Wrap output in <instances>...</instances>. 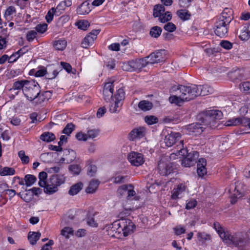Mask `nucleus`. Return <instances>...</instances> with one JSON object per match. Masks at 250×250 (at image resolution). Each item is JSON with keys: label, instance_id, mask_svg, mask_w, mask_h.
<instances>
[{"label": "nucleus", "instance_id": "a211bd4d", "mask_svg": "<svg viewBox=\"0 0 250 250\" xmlns=\"http://www.w3.org/2000/svg\"><path fill=\"white\" fill-rule=\"evenodd\" d=\"M207 165L206 160L204 158H200L197 162V173L200 177H203L207 173L206 166Z\"/></svg>", "mask_w": 250, "mask_h": 250}, {"label": "nucleus", "instance_id": "c9c22d12", "mask_svg": "<svg viewBox=\"0 0 250 250\" xmlns=\"http://www.w3.org/2000/svg\"><path fill=\"white\" fill-rule=\"evenodd\" d=\"M125 92L124 89L123 88H119L118 90H117L114 95V97L112 99L122 102V101L125 99Z\"/></svg>", "mask_w": 250, "mask_h": 250}, {"label": "nucleus", "instance_id": "393cba45", "mask_svg": "<svg viewBox=\"0 0 250 250\" xmlns=\"http://www.w3.org/2000/svg\"><path fill=\"white\" fill-rule=\"evenodd\" d=\"M83 184L82 182L76 183L71 186L68 191V194L71 196L75 195L83 189Z\"/></svg>", "mask_w": 250, "mask_h": 250}, {"label": "nucleus", "instance_id": "49530a36", "mask_svg": "<svg viewBox=\"0 0 250 250\" xmlns=\"http://www.w3.org/2000/svg\"><path fill=\"white\" fill-rule=\"evenodd\" d=\"M87 139H94L97 137L99 134V130L98 129H89L87 133Z\"/></svg>", "mask_w": 250, "mask_h": 250}, {"label": "nucleus", "instance_id": "e433bc0d", "mask_svg": "<svg viewBox=\"0 0 250 250\" xmlns=\"http://www.w3.org/2000/svg\"><path fill=\"white\" fill-rule=\"evenodd\" d=\"M16 10L14 6H10L7 8L4 13V17L7 20H9L12 18V15L16 14Z\"/></svg>", "mask_w": 250, "mask_h": 250}, {"label": "nucleus", "instance_id": "58836bf2", "mask_svg": "<svg viewBox=\"0 0 250 250\" xmlns=\"http://www.w3.org/2000/svg\"><path fill=\"white\" fill-rule=\"evenodd\" d=\"M47 177V174L46 172L42 171L39 174V185L41 187L45 186L47 182L46 180Z\"/></svg>", "mask_w": 250, "mask_h": 250}, {"label": "nucleus", "instance_id": "dca6fc26", "mask_svg": "<svg viewBox=\"0 0 250 250\" xmlns=\"http://www.w3.org/2000/svg\"><path fill=\"white\" fill-rule=\"evenodd\" d=\"M145 134V129L143 127L133 129L129 134L128 138L130 141H135L143 138Z\"/></svg>", "mask_w": 250, "mask_h": 250}, {"label": "nucleus", "instance_id": "603ef678", "mask_svg": "<svg viewBox=\"0 0 250 250\" xmlns=\"http://www.w3.org/2000/svg\"><path fill=\"white\" fill-rule=\"evenodd\" d=\"M78 27L83 30H85L89 26V23L87 21H81L77 23Z\"/></svg>", "mask_w": 250, "mask_h": 250}, {"label": "nucleus", "instance_id": "aec40b11", "mask_svg": "<svg viewBox=\"0 0 250 250\" xmlns=\"http://www.w3.org/2000/svg\"><path fill=\"white\" fill-rule=\"evenodd\" d=\"M232 13L231 9L225 8L218 19L224 21L227 23H230L232 19Z\"/></svg>", "mask_w": 250, "mask_h": 250}, {"label": "nucleus", "instance_id": "6e6d98bb", "mask_svg": "<svg viewBox=\"0 0 250 250\" xmlns=\"http://www.w3.org/2000/svg\"><path fill=\"white\" fill-rule=\"evenodd\" d=\"M73 229L70 227H65L61 231V234L65 236L66 238H69V235L72 234L73 233Z\"/></svg>", "mask_w": 250, "mask_h": 250}, {"label": "nucleus", "instance_id": "0eeeda50", "mask_svg": "<svg viewBox=\"0 0 250 250\" xmlns=\"http://www.w3.org/2000/svg\"><path fill=\"white\" fill-rule=\"evenodd\" d=\"M244 184L239 181L236 182L234 184H232L230 186L229 191L232 194L230 200L232 204H235L237 199L242 196V192L244 190Z\"/></svg>", "mask_w": 250, "mask_h": 250}, {"label": "nucleus", "instance_id": "37998d69", "mask_svg": "<svg viewBox=\"0 0 250 250\" xmlns=\"http://www.w3.org/2000/svg\"><path fill=\"white\" fill-rule=\"evenodd\" d=\"M18 195L25 202H30L32 199V195L27 192H20L18 194Z\"/></svg>", "mask_w": 250, "mask_h": 250}, {"label": "nucleus", "instance_id": "2f4dec72", "mask_svg": "<svg viewBox=\"0 0 250 250\" xmlns=\"http://www.w3.org/2000/svg\"><path fill=\"white\" fill-rule=\"evenodd\" d=\"M176 13L179 18L183 21L189 20L191 16L190 13L186 9H180L178 10Z\"/></svg>", "mask_w": 250, "mask_h": 250}, {"label": "nucleus", "instance_id": "f3484780", "mask_svg": "<svg viewBox=\"0 0 250 250\" xmlns=\"http://www.w3.org/2000/svg\"><path fill=\"white\" fill-rule=\"evenodd\" d=\"M248 119L243 118H236L230 119L226 122L225 125L226 126H236L239 125H242L243 126H248Z\"/></svg>", "mask_w": 250, "mask_h": 250}, {"label": "nucleus", "instance_id": "a18cd8bd", "mask_svg": "<svg viewBox=\"0 0 250 250\" xmlns=\"http://www.w3.org/2000/svg\"><path fill=\"white\" fill-rule=\"evenodd\" d=\"M190 155H187L183 160L182 162V165L183 166H184L185 167H190L192 166H193L194 164V162H193L192 160H190Z\"/></svg>", "mask_w": 250, "mask_h": 250}, {"label": "nucleus", "instance_id": "09e8293b", "mask_svg": "<svg viewBox=\"0 0 250 250\" xmlns=\"http://www.w3.org/2000/svg\"><path fill=\"white\" fill-rule=\"evenodd\" d=\"M18 155L23 164H27L29 163V158L28 156L25 155L24 151H20L18 153Z\"/></svg>", "mask_w": 250, "mask_h": 250}, {"label": "nucleus", "instance_id": "ddd939ff", "mask_svg": "<svg viewBox=\"0 0 250 250\" xmlns=\"http://www.w3.org/2000/svg\"><path fill=\"white\" fill-rule=\"evenodd\" d=\"M147 64L157 63L164 61L162 51H158L150 54L146 58Z\"/></svg>", "mask_w": 250, "mask_h": 250}, {"label": "nucleus", "instance_id": "c756f323", "mask_svg": "<svg viewBox=\"0 0 250 250\" xmlns=\"http://www.w3.org/2000/svg\"><path fill=\"white\" fill-rule=\"evenodd\" d=\"M55 138L56 137L55 135L53 133L50 132H43L40 136V139L46 142H52L54 141Z\"/></svg>", "mask_w": 250, "mask_h": 250}, {"label": "nucleus", "instance_id": "c03bdc74", "mask_svg": "<svg viewBox=\"0 0 250 250\" xmlns=\"http://www.w3.org/2000/svg\"><path fill=\"white\" fill-rule=\"evenodd\" d=\"M128 188H132L131 185H124L120 187L117 190V194L120 196H123L127 193Z\"/></svg>", "mask_w": 250, "mask_h": 250}, {"label": "nucleus", "instance_id": "f257e3e1", "mask_svg": "<svg viewBox=\"0 0 250 250\" xmlns=\"http://www.w3.org/2000/svg\"><path fill=\"white\" fill-rule=\"evenodd\" d=\"M223 116L222 112L218 110H210L208 111L203 118V125L199 123L192 124L189 125V129L196 134L202 133L205 128L203 125L213 128L216 125V120H219Z\"/></svg>", "mask_w": 250, "mask_h": 250}, {"label": "nucleus", "instance_id": "9b49d317", "mask_svg": "<svg viewBox=\"0 0 250 250\" xmlns=\"http://www.w3.org/2000/svg\"><path fill=\"white\" fill-rule=\"evenodd\" d=\"M187 190H188V187L185 184L181 183L177 185L171 192V199L176 200L181 198Z\"/></svg>", "mask_w": 250, "mask_h": 250}, {"label": "nucleus", "instance_id": "4be33fe9", "mask_svg": "<svg viewBox=\"0 0 250 250\" xmlns=\"http://www.w3.org/2000/svg\"><path fill=\"white\" fill-rule=\"evenodd\" d=\"M90 5L88 2H83L77 9V13L80 15L87 14L91 11Z\"/></svg>", "mask_w": 250, "mask_h": 250}, {"label": "nucleus", "instance_id": "8fccbe9b", "mask_svg": "<svg viewBox=\"0 0 250 250\" xmlns=\"http://www.w3.org/2000/svg\"><path fill=\"white\" fill-rule=\"evenodd\" d=\"M145 120L149 125L156 124L158 122V118L154 116H147L145 117Z\"/></svg>", "mask_w": 250, "mask_h": 250}, {"label": "nucleus", "instance_id": "a878e982", "mask_svg": "<svg viewBox=\"0 0 250 250\" xmlns=\"http://www.w3.org/2000/svg\"><path fill=\"white\" fill-rule=\"evenodd\" d=\"M111 104L109 106V111L111 113H117L119 112L121 107L122 105V103L114 100L111 99Z\"/></svg>", "mask_w": 250, "mask_h": 250}, {"label": "nucleus", "instance_id": "20e7f679", "mask_svg": "<svg viewBox=\"0 0 250 250\" xmlns=\"http://www.w3.org/2000/svg\"><path fill=\"white\" fill-rule=\"evenodd\" d=\"M197 90L196 85L195 84L190 86L180 85L172 87L170 91L178 92L184 99L188 101L196 98Z\"/></svg>", "mask_w": 250, "mask_h": 250}, {"label": "nucleus", "instance_id": "39448f33", "mask_svg": "<svg viewBox=\"0 0 250 250\" xmlns=\"http://www.w3.org/2000/svg\"><path fill=\"white\" fill-rule=\"evenodd\" d=\"M40 92L39 84L37 82L33 80H28L24 89H23V94L26 98L30 101L36 100Z\"/></svg>", "mask_w": 250, "mask_h": 250}, {"label": "nucleus", "instance_id": "5701e85b", "mask_svg": "<svg viewBox=\"0 0 250 250\" xmlns=\"http://www.w3.org/2000/svg\"><path fill=\"white\" fill-rule=\"evenodd\" d=\"M28 80H20L14 83L12 87L10 89L11 91L13 90H22L23 91V89L25 86V84H26ZM20 91H18L15 92L16 95H18Z\"/></svg>", "mask_w": 250, "mask_h": 250}, {"label": "nucleus", "instance_id": "de8ad7c7", "mask_svg": "<svg viewBox=\"0 0 250 250\" xmlns=\"http://www.w3.org/2000/svg\"><path fill=\"white\" fill-rule=\"evenodd\" d=\"M74 130V125L72 123L68 124L62 130V133L69 135Z\"/></svg>", "mask_w": 250, "mask_h": 250}, {"label": "nucleus", "instance_id": "4c0bfd02", "mask_svg": "<svg viewBox=\"0 0 250 250\" xmlns=\"http://www.w3.org/2000/svg\"><path fill=\"white\" fill-rule=\"evenodd\" d=\"M162 29L161 27L156 26L152 27L150 29V35L154 38H158L161 35Z\"/></svg>", "mask_w": 250, "mask_h": 250}, {"label": "nucleus", "instance_id": "cd10ccee", "mask_svg": "<svg viewBox=\"0 0 250 250\" xmlns=\"http://www.w3.org/2000/svg\"><path fill=\"white\" fill-rule=\"evenodd\" d=\"M41 236V233L40 232L30 231L28 234V239L30 244L32 245L36 244Z\"/></svg>", "mask_w": 250, "mask_h": 250}, {"label": "nucleus", "instance_id": "680f3d73", "mask_svg": "<svg viewBox=\"0 0 250 250\" xmlns=\"http://www.w3.org/2000/svg\"><path fill=\"white\" fill-rule=\"evenodd\" d=\"M37 36V32L34 30L29 31L26 35V38L29 42L32 41Z\"/></svg>", "mask_w": 250, "mask_h": 250}, {"label": "nucleus", "instance_id": "774afa93", "mask_svg": "<svg viewBox=\"0 0 250 250\" xmlns=\"http://www.w3.org/2000/svg\"><path fill=\"white\" fill-rule=\"evenodd\" d=\"M113 93L111 91L103 90L104 99L107 102L110 101L111 98L113 97Z\"/></svg>", "mask_w": 250, "mask_h": 250}, {"label": "nucleus", "instance_id": "7ed1b4c3", "mask_svg": "<svg viewBox=\"0 0 250 250\" xmlns=\"http://www.w3.org/2000/svg\"><path fill=\"white\" fill-rule=\"evenodd\" d=\"M65 182V177L62 174H55L52 175L46 183L43 190L44 193L52 195L59 190V187Z\"/></svg>", "mask_w": 250, "mask_h": 250}, {"label": "nucleus", "instance_id": "13d9d810", "mask_svg": "<svg viewBox=\"0 0 250 250\" xmlns=\"http://www.w3.org/2000/svg\"><path fill=\"white\" fill-rule=\"evenodd\" d=\"M76 138L80 141H86L87 139V134L83 132H79L76 135Z\"/></svg>", "mask_w": 250, "mask_h": 250}, {"label": "nucleus", "instance_id": "72a5a7b5", "mask_svg": "<svg viewBox=\"0 0 250 250\" xmlns=\"http://www.w3.org/2000/svg\"><path fill=\"white\" fill-rule=\"evenodd\" d=\"M15 173V170L12 167H6L0 169V175L1 176L13 175Z\"/></svg>", "mask_w": 250, "mask_h": 250}, {"label": "nucleus", "instance_id": "4468645a", "mask_svg": "<svg viewBox=\"0 0 250 250\" xmlns=\"http://www.w3.org/2000/svg\"><path fill=\"white\" fill-rule=\"evenodd\" d=\"M181 138V135L178 132H172L165 136L164 143L166 146L170 147Z\"/></svg>", "mask_w": 250, "mask_h": 250}, {"label": "nucleus", "instance_id": "6ab92c4d", "mask_svg": "<svg viewBox=\"0 0 250 250\" xmlns=\"http://www.w3.org/2000/svg\"><path fill=\"white\" fill-rule=\"evenodd\" d=\"M196 87L197 88V90H196L197 94L196 95V97L198 96H204L208 95L213 92V89L208 85H196Z\"/></svg>", "mask_w": 250, "mask_h": 250}, {"label": "nucleus", "instance_id": "423d86ee", "mask_svg": "<svg viewBox=\"0 0 250 250\" xmlns=\"http://www.w3.org/2000/svg\"><path fill=\"white\" fill-rule=\"evenodd\" d=\"M147 65V62L146 59L132 60L127 62L124 63L122 68L127 71H140L142 68Z\"/></svg>", "mask_w": 250, "mask_h": 250}, {"label": "nucleus", "instance_id": "b1692460", "mask_svg": "<svg viewBox=\"0 0 250 250\" xmlns=\"http://www.w3.org/2000/svg\"><path fill=\"white\" fill-rule=\"evenodd\" d=\"M51 97V93L50 91H44L42 93H39V95L35 100L36 103L42 104V103L48 101Z\"/></svg>", "mask_w": 250, "mask_h": 250}, {"label": "nucleus", "instance_id": "f704fd0d", "mask_svg": "<svg viewBox=\"0 0 250 250\" xmlns=\"http://www.w3.org/2000/svg\"><path fill=\"white\" fill-rule=\"evenodd\" d=\"M165 12V8L163 5H156L153 9V16L154 17L161 16Z\"/></svg>", "mask_w": 250, "mask_h": 250}, {"label": "nucleus", "instance_id": "bb28decb", "mask_svg": "<svg viewBox=\"0 0 250 250\" xmlns=\"http://www.w3.org/2000/svg\"><path fill=\"white\" fill-rule=\"evenodd\" d=\"M99 183L100 182L98 180H92L85 189L86 192L87 193L95 192L99 186Z\"/></svg>", "mask_w": 250, "mask_h": 250}, {"label": "nucleus", "instance_id": "3c124183", "mask_svg": "<svg viewBox=\"0 0 250 250\" xmlns=\"http://www.w3.org/2000/svg\"><path fill=\"white\" fill-rule=\"evenodd\" d=\"M47 24L45 23L39 24L35 27L36 30L40 33H44L47 29Z\"/></svg>", "mask_w": 250, "mask_h": 250}, {"label": "nucleus", "instance_id": "9d476101", "mask_svg": "<svg viewBox=\"0 0 250 250\" xmlns=\"http://www.w3.org/2000/svg\"><path fill=\"white\" fill-rule=\"evenodd\" d=\"M128 160L130 164L134 166L139 167L145 162V158L142 153L132 151L128 154Z\"/></svg>", "mask_w": 250, "mask_h": 250}, {"label": "nucleus", "instance_id": "338daca9", "mask_svg": "<svg viewBox=\"0 0 250 250\" xmlns=\"http://www.w3.org/2000/svg\"><path fill=\"white\" fill-rule=\"evenodd\" d=\"M97 171V167L95 165H90L87 168V174L90 176H93Z\"/></svg>", "mask_w": 250, "mask_h": 250}, {"label": "nucleus", "instance_id": "412c9836", "mask_svg": "<svg viewBox=\"0 0 250 250\" xmlns=\"http://www.w3.org/2000/svg\"><path fill=\"white\" fill-rule=\"evenodd\" d=\"M61 70L62 69H60V68H58L54 65L49 66L47 68V73L46 74L47 79H54Z\"/></svg>", "mask_w": 250, "mask_h": 250}, {"label": "nucleus", "instance_id": "f8f14e48", "mask_svg": "<svg viewBox=\"0 0 250 250\" xmlns=\"http://www.w3.org/2000/svg\"><path fill=\"white\" fill-rule=\"evenodd\" d=\"M100 30H93L87 36H86L82 42V46L84 48H87L91 45L94 40L96 39L97 35L100 33Z\"/></svg>", "mask_w": 250, "mask_h": 250}, {"label": "nucleus", "instance_id": "2eb2a0df", "mask_svg": "<svg viewBox=\"0 0 250 250\" xmlns=\"http://www.w3.org/2000/svg\"><path fill=\"white\" fill-rule=\"evenodd\" d=\"M158 170L161 175H167L170 174L173 169L170 163L160 161L158 165Z\"/></svg>", "mask_w": 250, "mask_h": 250}, {"label": "nucleus", "instance_id": "473e14b6", "mask_svg": "<svg viewBox=\"0 0 250 250\" xmlns=\"http://www.w3.org/2000/svg\"><path fill=\"white\" fill-rule=\"evenodd\" d=\"M53 45L56 50H63L66 46L67 42L65 40L60 39L55 41Z\"/></svg>", "mask_w": 250, "mask_h": 250}, {"label": "nucleus", "instance_id": "a19ab883", "mask_svg": "<svg viewBox=\"0 0 250 250\" xmlns=\"http://www.w3.org/2000/svg\"><path fill=\"white\" fill-rule=\"evenodd\" d=\"M25 185L27 187L32 185L36 181V178L33 175L28 174L25 176L24 178Z\"/></svg>", "mask_w": 250, "mask_h": 250}, {"label": "nucleus", "instance_id": "bf43d9fd", "mask_svg": "<svg viewBox=\"0 0 250 250\" xmlns=\"http://www.w3.org/2000/svg\"><path fill=\"white\" fill-rule=\"evenodd\" d=\"M164 28L165 30L171 32H173L176 30V26L172 22H168L165 25Z\"/></svg>", "mask_w": 250, "mask_h": 250}, {"label": "nucleus", "instance_id": "c85d7f7f", "mask_svg": "<svg viewBox=\"0 0 250 250\" xmlns=\"http://www.w3.org/2000/svg\"><path fill=\"white\" fill-rule=\"evenodd\" d=\"M176 95L170 96L169 98V101L171 104H175L176 105L180 106L186 100L184 99L178 92H176Z\"/></svg>", "mask_w": 250, "mask_h": 250}, {"label": "nucleus", "instance_id": "0e129e2a", "mask_svg": "<svg viewBox=\"0 0 250 250\" xmlns=\"http://www.w3.org/2000/svg\"><path fill=\"white\" fill-rule=\"evenodd\" d=\"M197 201L194 199L189 200L186 204V208L187 209H190L194 208L197 205Z\"/></svg>", "mask_w": 250, "mask_h": 250}, {"label": "nucleus", "instance_id": "e2e57ef3", "mask_svg": "<svg viewBox=\"0 0 250 250\" xmlns=\"http://www.w3.org/2000/svg\"><path fill=\"white\" fill-rule=\"evenodd\" d=\"M47 69L44 67H41L35 73L36 77H42L46 75L47 73Z\"/></svg>", "mask_w": 250, "mask_h": 250}, {"label": "nucleus", "instance_id": "69168bd1", "mask_svg": "<svg viewBox=\"0 0 250 250\" xmlns=\"http://www.w3.org/2000/svg\"><path fill=\"white\" fill-rule=\"evenodd\" d=\"M65 6L64 5V3L62 2H60L55 9H56L57 16H59L61 14L65 8Z\"/></svg>", "mask_w": 250, "mask_h": 250}, {"label": "nucleus", "instance_id": "7c9ffc66", "mask_svg": "<svg viewBox=\"0 0 250 250\" xmlns=\"http://www.w3.org/2000/svg\"><path fill=\"white\" fill-rule=\"evenodd\" d=\"M153 106L152 103L148 101H142L139 102L138 107L142 110L146 111L150 110Z\"/></svg>", "mask_w": 250, "mask_h": 250}, {"label": "nucleus", "instance_id": "4d7b16f0", "mask_svg": "<svg viewBox=\"0 0 250 250\" xmlns=\"http://www.w3.org/2000/svg\"><path fill=\"white\" fill-rule=\"evenodd\" d=\"M240 88L245 92L250 93V82H245L240 84Z\"/></svg>", "mask_w": 250, "mask_h": 250}, {"label": "nucleus", "instance_id": "5fc2aeb1", "mask_svg": "<svg viewBox=\"0 0 250 250\" xmlns=\"http://www.w3.org/2000/svg\"><path fill=\"white\" fill-rule=\"evenodd\" d=\"M61 66H57L58 68H60L62 70V69H64L66 70V71L68 73H70L72 70V67L71 65L67 62H61Z\"/></svg>", "mask_w": 250, "mask_h": 250}, {"label": "nucleus", "instance_id": "ea45409f", "mask_svg": "<svg viewBox=\"0 0 250 250\" xmlns=\"http://www.w3.org/2000/svg\"><path fill=\"white\" fill-rule=\"evenodd\" d=\"M57 16L56 9L55 8H51L45 16V20L48 23L51 22L53 19L54 16Z\"/></svg>", "mask_w": 250, "mask_h": 250}, {"label": "nucleus", "instance_id": "864d4df0", "mask_svg": "<svg viewBox=\"0 0 250 250\" xmlns=\"http://www.w3.org/2000/svg\"><path fill=\"white\" fill-rule=\"evenodd\" d=\"M69 171L74 175H78L80 171L81 168L77 165H72L69 167Z\"/></svg>", "mask_w": 250, "mask_h": 250}, {"label": "nucleus", "instance_id": "1a4fd4ad", "mask_svg": "<svg viewBox=\"0 0 250 250\" xmlns=\"http://www.w3.org/2000/svg\"><path fill=\"white\" fill-rule=\"evenodd\" d=\"M229 23H227L224 21L217 19L214 24V32L215 34L221 37H225L228 32V26Z\"/></svg>", "mask_w": 250, "mask_h": 250}, {"label": "nucleus", "instance_id": "6e6552de", "mask_svg": "<svg viewBox=\"0 0 250 250\" xmlns=\"http://www.w3.org/2000/svg\"><path fill=\"white\" fill-rule=\"evenodd\" d=\"M118 225L121 228L124 236H127L132 233L135 229L133 223L128 219L120 220Z\"/></svg>", "mask_w": 250, "mask_h": 250}, {"label": "nucleus", "instance_id": "052dcab7", "mask_svg": "<svg viewBox=\"0 0 250 250\" xmlns=\"http://www.w3.org/2000/svg\"><path fill=\"white\" fill-rule=\"evenodd\" d=\"M197 237L200 241H206L210 239V235L205 232H198Z\"/></svg>", "mask_w": 250, "mask_h": 250}, {"label": "nucleus", "instance_id": "f03ea898", "mask_svg": "<svg viewBox=\"0 0 250 250\" xmlns=\"http://www.w3.org/2000/svg\"><path fill=\"white\" fill-rule=\"evenodd\" d=\"M213 228L217 232L223 241L228 245L232 244L238 248H243L248 243L247 240H245L238 234L232 235L228 231H225L223 228L217 222L213 224Z\"/></svg>", "mask_w": 250, "mask_h": 250}, {"label": "nucleus", "instance_id": "79ce46f5", "mask_svg": "<svg viewBox=\"0 0 250 250\" xmlns=\"http://www.w3.org/2000/svg\"><path fill=\"white\" fill-rule=\"evenodd\" d=\"M172 16L169 12H164L159 18V21L162 23H165L171 19Z\"/></svg>", "mask_w": 250, "mask_h": 250}]
</instances>
